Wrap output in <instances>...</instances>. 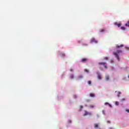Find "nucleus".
Wrapping results in <instances>:
<instances>
[{
	"label": "nucleus",
	"mask_w": 129,
	"mask_h": 129,
	"mask_svg": "<svg viewBox=\"0 0 129 129\" xmlns=\"http://www.w3.org/2000/svg\"><path fill=\"white\" fill-rule=\"evenodd\" d=\"M121 52H122V51L120 50H117V52H113V55H114V56L116 58L117 60H118V61H119L120 59H119V56L117 54H119V53H121Z\"/></svg>",
	"instance_id": "1"
},
{
	"label": "nucleus",
	"mask_w": 129,
	"mask_h": 129,
	"mask_svg": "<svg viewBox=\"0 0 129 129\" xmlns=\"http://www.w3.org/2000/svg\"><path fill=\"white\" fill-rule=\"evenodd\" d=\"M91 43H95L96 44V43H97V41L95 40V38H93L91 39Z\"/></svg>",
	"instance_id": "2"
},
{
	"label": "nucleus",
	"mask_w": 129,
	"mask_h": 129,
	"mask_svg": "<svg viewBox=\"0 0 129 129\" xmlns=\"http://www.w3.org/2000/svg\"><path fill=\"white\" fill-rule=\"evenodd\" d=\"M88 60V59L87 58H82L81 60V62H87V61Z\"/></svg>",
	"instance_id": "3"
},
{
	"label": "nucleus",
	"mask_w": 129,
	"mask_h": 129,
	"mask_svg": "<svg viewBox=\"0 0 129 129\" xmlns=\"http://www.w3.org/2000/svg\"><path fill=\"white\" fill-rule=\"evenodd\" d=\"M114 25H115V26H117V27H120V26H121V23H117V22H115V23H114Z\"/></svg>",
	"instance_id": "4"
},
{
	"label": "nucleus",
	"mask_w": 129,
	"mask_h": 129,
	"mask_svg": "<svg viewBox=\"0 0 129 129\" xmlns=\"http://www.w3.org/2000/svg\"><path fill=\"white\" fill-rule=\"evenodd\" d=\"M99 65H106V62H99Z\"/></svg>",
	"instance_id": "5"
},
{
	"label": "nucleus",
	"mask_w": 129,
	"mask_h": 129,
	"mask_svg": "<svg viewBox=\"0 0 129 129\" xmlns=\"http://www.w3.org/2000/svg\"><path fill=\"white\" fill-rule=\"evenodd\" d=\"M94 128H97V127H98V126H99V125H98V124H94Z\"/></svg>",
	"instance_id": "6"
},
{
	"label": "nucleus",
	"mask_w": 129,
	"mask_h": 129,
	"mask_svg": "<svg viewBox=\"0 0 129 129\" xmlns=\"http://www.w3.org/2000/svg\"><path fill=\"white\" fill-rule=\"evenodd\" d=\"M97 77H98V79H100V80L101 79V75L100 74H98Z\"/></svg>",
	"instance_id": "7"
},
{
	"label": "nucleus",
	"mask_w": 129,
	"mask_h": 129,
	"mask_svg": "<svg viewBox=\"0 0 129 129\" xmlns=\"http://www.w3.org/2000/svg\"><path fill=\"white\" fill-rule=\"evenodd\" d=\"M90 97H94L95 96L94 94L90 93Z\"/></svg>",
	"instance_id": "8"
},
{
	"label": "nucleus",
	"mask_w": 129,
	"mask_h": 129,
	"mask_svg": "<svg viewBox=\"0 0 129 129\" xmlns=\"http://www.w3.org/2000/svg\"><path fill=\"white\" fill-rule=\"evenodd\" d=\"M117 48H121V47H123V44H121L120 45H117Z\"/></svg>",
	"instance_id": "9"
},
{
	"label": "nucleus",
	"mask_w": 129,
	"mask_h": 129,
	"mask_svg": "<svg viewBox=\"0 0 129 129\" xmlns=\"http://www.w3.org/2000/svg\"><path fill=\"white\" fill-rule=\"evenodd\" d=\"M70 78L71 79H73L74 78V76L73 75H70Z\"/></svg>",
	"instance_id": "10"
},
{
	"label": "nucleus",
	"mask_w": 129,
	"mask_h": 129,
	"mask_svg": "<svg viewBox=\"0 0 129 129\" xmlns=\"http://www.w3.org/2000/svg\"><path fill=\"white\" fill-rule=\"evenodd\" d=\"M125 26H126V27H128V28H129V21H127V23L125 24Z\"/></svg>",
	"instance_id": "11"
},
{
	"label": "nucleus",
	"mask_w": 129,
	"mask_h": 129,
	"mask_svg": "<svg viewBox=\"0 0 129 129\" xmlns=\"http://www.w3.org/2000/svg\"><path fill=\"white\" fill-rule=\"evenodd\" d=\"M121 93H120V92H118V93L117 94V97H119V95H120Z\"/></svg>",
	"instance_id": "12"
},
{
	"label": "nucleus",
	"mask_w": 129,
	"mask_h": 129,
	"mask_svg": "<svg viewBox=\"0 0 129 129\" xmlns=\"http://www.w3.org/2000/svg\"><path fill=\"white\" fill-rule=\"evenodd\" d=\"M88 114H89L88 112L85 111L84 114V116H86V115H88Z\"/></svg>",
	"instance_id": "13"
},
{
	"label": "nucleus",
	"mask_w": 129,
	"mask_h": 129,
	"mask_svg": "<svg viewBox=\"0 0 129 129\" xmlns=\"http://www.w3.org/2000/svg\"><path fill=\"white\" fill-rule=\"evenodd\" d=\"M105 78H106V80L107 81L109 80V77H108V76H106Z\"/></svg>",
	"instance_id": "14"
},
{
	"label": "nucleus",
	"mask_w": 129,
	"mask_h": 129,
	"mask_svg": "<svg viewBox=\"0 0 129 129\" xmlns=\"http://www.w3.org/2000/svg\"><path fill=\"white\" fill-rule=\"evenodd\" d=\"M85 72H87V73H89V71L86 69H85Z\"/></svg>",
	"instance_id": "15"
},
{
	"label": "nucleus",
	"mask_w": 129,
	"mask_h": 129,
	"mask_svg": "<svg viewBox=\"0 0 129 129\" xmlns=\"http://www.w3.org/2000/svg\"><path fill=\"white\" fill-rule=\"evenodd\" d=\"M82 78H83V76H82V75L79 76V79H81Z\"/></svg>",
	"instance_id": "16"
},
{
	"label": "nucleus",
	"mask_w": 129,
	"mask_h": 129,
	"mask_svg": "<svg viewBox=\"0 0 129 129\" xmlns=\"http://www.w3.org/2000/svg\"><path fill=\"white\" fill-rule=\"evenodd\" d=\"M88 84H89V85H91V81H89L88 82Z\"/></svg>",
	"instance_id": "17"
},
{
	"label": "nucleus",
	"mask_w": 129,
	"mask_h": 129,
	"mask_svg": "<svg viewBox=\"0 0 129 129\" xmlns=\"http://www.w3.org/2000/svg\"><path fill=\"white\" fill-rule=\"evenodd\" d=\"M100 33H102V32H104V29H102L101 30H100Z\"/></svg>",
	"instance_id": "18"
},
{
	"label": "nucleus",
	"mask_w": 129,
	"mask_h": 129,
	"mask_svg": "<svg viewBox=\"0 0 129 129\" xmlns=\"http://www.w3.org/2000/svg\"><path fill=\"white\" fill-rule=\"evenodd\" d=\"M121 29L122 30H125V27H121Z\"/></svg>",
	"instance_id": "19"
},
{
	"label": "nucleus",
	"mask_w": 129,
	"mask_h": 129,
	"mask_svg": "<svg viewBox=\"0 0 129 129\" xmlns=\"http://www.w3.org/2000/svg\"><path fill=\"white\" fill-rule=\"evenodd\" d=\"M104 60H108V57H105L104 58Z\"/></svg>",
	"instance_id": "20"
},
{
	"label": "nucleus",
	"mask_w": 129,
	"mask_h": 129,
	"mask_svg": "<svg viewBox=\"0 0 129 129\" xmlns=\"http://www.w3.org/2000/svg\"><path fill=\"white\" fill-rule=\"evenodd\" d=\"M108 104H109V103L108 102L105 103V105H107Z\"/></svg>",
	"instance_id": "21"
},
{
	"label": "nucleus",
	"mask_w": 129,
	"mask_h": 129,
	"mask_svg": "<svg viewBox=\"0 0 129 129\" xmlns=\"http://www.w3.org/2000/svg\"><path fill=\"white\" fill-rule=\"evenodd\" d=\"M90 107H91V108H93V107H94V105H91L90 106Z\"/></svg>",
	"instance_id": "22"
},
{
	"label": "nucleus",
	"mask_w": 129,
	"mask_h": 129,
	"mask_svg": "<svg viewBox=\"0 0 129 129\" xmlns=\"http://www.w3.org/2000/svg\"><path fill=\"white\" fill-rule=\"evenodd\" d=\"M125 100V99L123 98L121 100V101H124Z\"/></svg>",
	"instance_id": "23"
},
{
	"label": "nucleus",
	"mask_w": 129,
	"mask_h": 129,
	"mask_svg": "<svg viewBox=\"0 0 129 129\" xmlns=\"http://www.w3.org/2000/svg\"><path fill=\"white\" fill-rule=\"evenodd\" d=\"M116 105H118V102H115Z\"/></svg>",
	"instance_id": "24"
},
{
	"label": "nucleus",
	"mask_w": 129,
	"mask_h": 129,
	"mask_svg": "<svg viewBox=\"0 0 129 129\" xmlns=\"http://www.w3.org/2000/svg\"><path fill=\"white\" fill-rule=\"evenodd\" d=\"M108 105L109 106V107H112V106L110 104H108Z\"/></svg>",
	"instance_id": "25"
},
{
	"label": "nucleus",
	"mask_w": 129,
	"mask_h": 129,
	"mask_svg": "<svg viewBox=\"0 0 129 129\" xmlns=\"http://www.w3.org/2000/svg\"><path fill=\"white\" fill-rule=\"evenodd\" d=\"M125 111H126L127 112H128V113H129V110H128V109H126V110H125Z\"/></svg>",
	"instance_id": "26"
},
{
	"label": "nucleus",
	"mask_w": 129,
	"mask_h": 129,
	"mask_svg": "<svg viewBox=\"0 0 129 129\" xmlns=\"http://www.w3.org/2000/svg\"><path fill=\"white\" fill-rule=\"evenodd\" d=\"M81 109H82V108H83V106L82 105L80 106Z\"/></svg>",
	"instance_id": "27"
},
{
	"label": "nucleus",
	"mask_w": 129,
	"mask_h": 129,
	"mask_svg": "<svg viewBox=\"0 0 129 129\" xmlns=\"http://www.w3.org/2000/svg\"><path fill=\"white\" fill-rule=\"evenodd\" d=\"M84 45H85V46H87V44L86 43H84Z\"/></svg>",
	"instance_id": "28"
},
{
	"label": "nucleus",
	"mask_w": 129,
	"mask_h": 129,
	"mask_svg": "<svg viewBox=\"0 0 129 129\" xmlns=\"http://www.w3.org/2000/svg\"><path fill=\"white\" fill-rule=\"evenodd\" d=\"M107 123H110V121H107Z\"/></svg>",
	"instance_id": "29"
},
{
	"label": "nucleus",
	"mask_w": 129,
	"mask_h": 129,
	"mask_svg": "<svg viewBox=\"0 0 129 129\" xmlns=\"http://www.w3.org/2000/svg\"><path fill=\"white\" fill-rule=\"evenodd\" d=\"M105 68H107V67L106 66H104Z\"/></svg>",
	"instance_id": "30"
},
{
	"label": "nucleus",
	"mask_w": 129,
	"mask_h": 129,
	"mask_svg": "<svg viewBox=\"0 0 129 129\" xmlns=\"http://www.w3.org/2000/svg\"><path fill=\"white\" fill-rule=\"evenodd\" d=\"M78 43H81V42L80 41H79Z\"/></svg>",
	"instance_id": "31"
},
{
	"label": "nucleus",
	"mask_w": 129,
	"mask_h": 129,
	"mask_svg": "<svg viewBox=\"0 0 129 129\" xmlns=\"http://www.w3.org/2000/svg\"><path fill=\"white\" fill-rule=\"evenodd\" d=\"M113 62V61L111 60V63H112Z\"/></svg>",
	"instance_id": "32"
},
{
	"label": "nucleus",
	"mask_w": 129,
	"mask_h": 129,
	"mask_svg": "<svg viewBox=\"0 0 129 129\" xmlns=\"http://www.w3.org/2000/svg\"><path fill=\"white\" fill-rule=\"evenodd\" d=\"M71 71H72V70H71Z\"/></svg>",
	"instance_id": "33"
},
{
	"label": "nucleus",
	"mask_w": 129,
	"mask_h": 129,
	"mask_svg": "<svg viewBox=\"0 0 129 129\" xmlns=\"http://www.w3.org/2000/svg\"><path fill=\"white\" fill-rule=\"evenodd\" d=\"M115 92L116 93L117 91H115Z\"/></svg>",
	"instance_id": "34"
},
{
	"label": "nucleus",
	"mask_w": 129,
	"mask_h": 129,
	"mask_svg": "<svg viewBox=\"0 0 129 129\" xmlns=\"http://www.w3.org/2000/svg\"><path fill=\"white\" fill-rule=\"evenodd\" d=\"M128 78H129V76H128Z\"/></svg>",
	"instance_id": "35"
}]
</instances>
